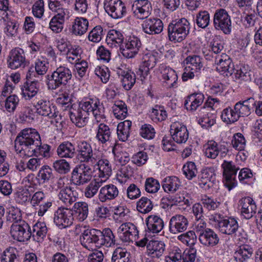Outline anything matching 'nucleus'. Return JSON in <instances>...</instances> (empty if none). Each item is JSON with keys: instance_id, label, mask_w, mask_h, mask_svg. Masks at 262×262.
<instances>
[{"instance_id": "obj_1", "label": "nucleus", "mask_w": 262, "mask_h": 262, "mask_svg": "<svg viewBox=\"0 0 262 262\" xmlns=\"http://www.w3.org/2000/svg\"><path fill=\"white\" fill-rule=\"evenodd\" d=\"M15 148L20 156L33 155L48 158L51 156V146L41 143L40 135L33 128L24 129L15 140Z\"/></svg>"}, {"instance_id": "obj_2", "label": "nucleus", "mask_w": 262, "mask_h": 262, "mask_svg": "<svg viewBox=\"0 0 262 262\" xmlns=\"http://www.w3.org/2000/svg\"><path fill=\"white\" fill-rule=\"evenodd\" d=\"M71 71L67 67L60 66L51 75H47L46 84L50 90H55L61 86H65L71 79Z\"/></svg>"}, {"instance_id": "obj_3", "label": "nucleus", "mask_w": 262, "mask_h": 262, "mask_svg": "<svg viewBox=\"0 0 262 262\" xmlns=\"http://www.w3.org/2000/svg\"><path fill=\"white\" fill-rule=\"evenodd\" d=\"M190 24L185 18L172 20L168 26V36L171 41L181 42L188 35L190 31Z\"/></svg>"}, {"instance_id": "obj_4", "label": "nucleus", "mask_w": 262, "mask_h": 262, "mask_svg": "<svg viewBox=\"0 0 262 262\" xmlns=\"http://www.w3.org/2000/svg\"><path fill=\"white\" fill-rule=\"evenodd\" d=\"M185 68L182 78L185 81L198 76L203 67L202 58L198 55L188 56L184 61Z\"/></svg>"}, {"instance_id": "obj_5", "label": "nucleus", "mask_w": 262, "mask_h": 262, "mask_svg": "<svg viewBox=\"0 0 262 262\" xmlns=\"http://www.w3.org/2000/svg\"><path fill=\"white\" fill-rule=\"evenodd\" d=\"M101 237L100 230L96 229L85 230L80 237L81 245L89 250H95L100 248Z\"/></svg>"}, {"instance_id": "obj_6", "label": "nucleus", "mask_w": 262, "mask_h": 262, "mask_svg": "<svg viewBox=\"0 0 262 262\" xmlns=\"http://www.w3.org/2000/svg\"><path fill=\"white\" fill-rule=\"evenodd\" d=\"M213 25L216 30L222 31L225 34L231 32L232 25L230 16L224 9L216 10L213 16Z\"/></svg>"}, {"instance_id": "obj_7", "label": "nucleus", "mask_w": 262, "mask_h": 262, "mask_svg": "<svg viewBox=\"0 0 262 262\" xmlns=\"http://www.w3.org/2000/svg\"><path fill=\"white\" fill-rule=\"evenodd\" d=\"M10 233L13 239L19 242L28 241L32 236L31 227L25 221L13 223L11 226Z\"/></svg>"}, {"instance_id": "obj_8", "label": "nucleus", "mask_w": 262, "mask_h": 262, "mask_svg": "<svg viewBox=\"0 0 262 262\" xmlns=\"http://www.w3.org/2000/svg\"><path fill=\"white\" fill-rule=\"evenodd\" d=\"M76 158L81 162L95 163L98 160L91 145L86 141H81L77 143Z\"/></svg>"}, {"instance_id": "obj_9", "label": "nucleus", "mask_w": 262, "mask_h": 262, "mask_svg": "<svg viewBox=\"0 0 262 262\" xmlns=\"http://www.w3.org/2000/svg\"><path fill=\"white\" fill-rule=\"evenodd\" d=\"M92 168L85 164L76 166L72 173V180L76 185H83L89 182L92 176Z\"/></svg>"}, {"instance_id": "obj_10", "label": "nucleus", "mask_w": 262, "mask_h": 262, "mask_svg": "<svg viewBox=\"0 0 262 262\" xmlns=\"http://www.w3.org/2000/svg\"><path fill=\"white\" fill-rule=\"evenodd\" d=\"M222 167L225 179V185L230 190L236 185L235 177L239 168L232 161L226 160L224 161Z\"/></svg>"}, {"instance_id": "obj_11", "label": "nucleus", "mask_w": 262, "mask_h": 262, "mask_svg": "<svg viewBox=\"0 0 262 262\" xmlns=\"http://www.w3.org/2000/svg\"><path fill=\"white\" fill-rule=\"evenodd\" d=\"M132 11L137 19L146 18L152 11L151 3L148 0H135L132 6Z\"/></svg>"}, {"instance_id": "obj_12", "label": "nucleus", "mask_w": 262, "mask_h": 262, "mask_svg": "<svg viewBox=\"0 0 262 262\" xmlns=\"http://www.w3.org/2000/svg\"><path fill=\"white\" fill-rule=\"evenodd\" d=\"M73 211L67 208L60 207L54 213V222L59 227L66 228L73 224Z\"/></svg>"}, {"instance_id": "obj_13", "label": "nucleus", "mask_w": 262, "mask_h": 262, "mask_svg": "<svg viewBox=\"0 0 262 262\" xmlns=\"http://www.w3.org/2000/svg\"><path fill=\"white\" fill-rule=\"evenodd\" d=\"M8 66L11 69L24 68L27 64L24 52L20 48L12 50L7 59Z\"/></svg>"}, {"instance_id": "obj_14", "label": "nucleus", "mask_w": 262, "mask_h": 262, "mask_svg": "<svg viewBox=\"0 0 262 262\" xmlns=\"http://www.w3.org/2000/svg\"><path fill=\"white\" fill-rule=\"evenodd\" d=\"M107 14L114 19L122 18L126 12L124 4L121 0H108L104 4Z\"/></svg>"}, {"instance_id": "obj_15", "label": "nucleus", "mask_w": 262, "mask_h": 262, "mask_svg": "<svg viewBox=\"0 0 262 262\" xmlns=\"http://www.w3.org/2000/svg\"><path fill=\"white\" fill-rule=\"evenodd\" d=\"M84 104L85 102H81L77 108L72 106L69 112L71 120L78 127L84 126L88 120V112L83 108Z\"/></svg>"}, {"instance_id": "obj_16", "label": "nucleus", "mask_w": 262, "mask_h": 262, "mask_svg": "<svg viewBox=\"0 0 262 262\" xmlns=\"http://www.w3.org/2000/svg\"><path fill=\"white\" fill-rule=\"evenodd\" d=\"M120 238L124 242L135 241L138 237V231L135 225L131 223L122 224L118 228Z\"/></svg>"}, {"instance_id": "obj_17", "label": "nucleus", "mask_w": 262, "mask_h": 262, "mask_svg": "<svg viewBox=\"0 0 262 262\" xmlns=\"http://www.w3.org/2000/svg\"><path fill=\"white\" fill-rule=\"evenodd\" d=\"M141 47V42L138 38L130 37L120 48L121 53L124 57L132 58L138 54Z\"/></svg>"}, {"instance_id": "obj_18", "label": "nucleus", "mask_w": 262, "mask_h": 262, "mask_svg": "<svg viewBox=\"0 0 262 262\" xmlns=\"http://www.w3.org/2000/svg\"><path fill=\"white\" fill-rule=\"evenodd\" d=\"M170 132L173 140L177 143H185L188 139L189 133L186 127L180 122H173L170 126Z\"/></svg>"}, {"instance_id": "obj_19", "label": "nucleus", "mask_w": 262, "mask_h": 262, "mask_svg": "<svg viewBox=\"0 0 262 262\" xmlns=\"http://www.w3.org/2000/svg\"><path fill=\"white\" fill-rule=\"evenodd\" d=\"M85 102L83 108L87 111L88 115L92 113L97 122H101L105 118L104 107L98 100H90Z\"/></svg>"}, {"instance_id": "obj_20", "label": "nucleus", "mask_w": 262, "mask_h": 262, "mask_svg": "<svg viewBox=\"0 0 262 262\" xmlns=\"http://www.w3.org/2000/svg\"><path fill=\"white\" fill-rule=\"evenodd\" d=\"M188 221L184 215L177 214L172 216L169 222V231L173 234H178L186 230Z\"/></svg>"}, {"instance_id": "obj_21", "label": "nucleus", "mask_w": 262, "mask_h": 262, "mask_svg": "<svg viewBox=\"0 0 262 262\" xmlns=\"http://www.w3.org/2000/svg\"><path fill=\"white\" fill-rule=\"evenodd\" d=\"M34 106L37 113L40 115L48 116L49 118H54L57 116L56 109L54 106H51L49 101L45 99H38L34 103Z\"/></svg>"}, {"instance_id": "obj_22", "label": "nucleus", "mask_w": 262, "mask_h": 262, "mask_svg": "<svg viewBox=\"0 0 262 262\" xmlns=\"http://www.w3.org/2000/svg\"><path fill=\"white\" fill-rule=\"evenodd\" d=\"M217 226L221 232L228 235L235 234L238 229L237 221L232 217L219 221L217 223Z\"/></svg>"}, {"instance_id": "obj_23", "label": "nucleus", "mask_w": 262, "mask_h": 262, "mask_svg": "<svg viewBox=\"0 0 262 262\" xmlns=\"http://www.w3.org/2000/svg\"><path fill=\"white\" fill-rule=\"evenodd\" d=\"M119 194L118 188L113 184H108L102 187L98 194V199L102 203L107 202L115 199Z\"/></svg>"}, {"instance_id": "obj_24", "label": "nucleus", "mask_w": 262, "mask_h": 262, "mask_svg": "<svg viewBox=\"0 0 262 262\" xmlns=\"http://www.w3.org/2000/svg\"><path fill=\"white\" fill-rule=\"evenodd\" d=\"M142 28L144 32L146 34H159L163 30V24L159 18H149L144 21Z\"/></svg>"}, {"instance_id": "obj_25", "label": "nucleus", "mask_w": 262, "mask_h": 262, "mask_svg": "<svg viewBox=\"0 0 262 262\" xmlns=\"http://www.w3.org/2000/svg\"><path fill=\"white\" fill-rule=\"evenodd\" d=\"M147 254L152 258H159L162 256L165 249L164 242L159 241H150L147 244Z\"/></svg>"}, {"instance_id": "obj_26", "label": "nucleus", "mask_w": 262, "mask_h": 262, "mask_svg": "<svg viewBox=\"0 0 262 262\" xmlns=\"http://www.w3.org/2000/svg\"><path fill=\"white\" fill-rule=\"evenodd\" d=\"M217 62L216 70L222 74H232L233 71V65L230 58L226 54H222L216 58Z\"/></svg>"}, {"instance_id": "obj_27", "label": "nucleus", "mask_w": 262, "mask_h": 262, "mask_svg": "<svg viewBox=\"0 0 262 262\" xmlns=\"http://www.w3.org/2000/svg\"><path fill=\"white\" fill-rule=\"evenodd\" d=\"M199 240L201 244L206 247H214L219 242L217 234L212 229H208L199 235Z\"/></svg>"}, {"instance_id": "obj_28", "label": "nucleus", "mask_w": 262, "mask_h": 262, "mask_svg": "<svg viewBox=\"0 0 262 262\" xmlns=\"http://www.w3.org/2000/svg\"><path fill=\"white\" fill-rule=\"evenodd\" d=\"M204 100V96L202 93H194L187 97L184 105L187 110L194 111L202 104Z\"/></svg>"}, {"instance_id": "obj_29", "label": "nucleus", "mask_w": 262, "mask_h": 262, "mask_svg": "<svg viewBox=\"0 0 262 262\" xmlns=\"http://www.w3.org/2000/svg\"><path fill=\"white\" fill-rule=\"evenodd\" d=\"M242 214L246 219L251 218L256 212V206L253 199L250 197L241 200Z\"/></svg>"}, {"instance_id": "obj_30", "label": "nucleus", "mask_w": 262, "mask_h": 262, "mask_svg": "<svg viewBox=\"0 0 262 262\" xmlns=\"http://www.w3.org/2000/svg\"><path fill=\"white\" fill-rule=\"evenodd\" d=\"M255 103L253 98H250L243 101H239L234 105V110L237 113V116L239 118L241 117L248 116L250 114L251 105Z\"/></svg>"}, {"instance_id": "obj_31", "label": "nucleus", "mask_w": 262, "mask_h": 262, "mask_svg": "<svg viewBox=\"0 0 262 262\" xmlns=\"http://www.w3.org/2000/svg\"><path fill=\"white\" fill-rule=\"evenodd\" d=\"M148 230L153 233H159L164 228L163 220L157 215H150L146 219Z\"/></svg>"}, {"instance_id": "obj_32", "label": "nucleus", "mask_w": 262, "mask_h": 262, "mask_svg": "<svg viewBox=\"0 0 262 262\" xmlns=\"http://www.w3.org/2000/svg\"><path fill=\"white\" fill-rule=\"evenodd\" d=\"M58 155L61 158H73L76 155L75 146L70 142H64L57 148Z\"/></svg>"}, {"instance_id": "obj_33", "label": "nucleus", "mask_w": 262, "mask_h": 262, "mask_svg": "<svg viewBox=\"0 0 262 262\" xmlns=\"http://www.w3.org/2000/svg\"><path fill=\"white\" fill-rule=\"evenodd\" d=\"M58 197L59 200L67 206L71 205L76 201V198L71 188L68 186L60 190Z\"/></svg>"}, {"instance_id": "obj_34", "label": "nucleus", "mask_w": 262, "mask_h": 262, "mask_svg": "<svg viewBox=\"0 0 262 262\" xmlns=\"http://www.w3.org/2000/svg\"><path fill=\"white\" fill-rule=\"evenodd\" d=\"M97 165L99 169V177L102 182L105 181L112 174V168L109 161L106 159H101L97 161Z\"/></svg>"}, {"instance_id": "obj_35", "label": "nucleus", "mask_w": 262, "mask_h": 262, "mask_svg": "<svg viewBox=\"0 0 262 262\" xmlns=\"http://www.w3.org/2000/svg\"><path fill=\"white\" fill-rule=\"evenodd\" d=\"M181 186V182L176 177H168L165 178L162 184V187L166 192L174 193L178 190Z\"/></svg>"}, {"instance_id": "obj_36", "label": "nucleus", "mask_w": 262, "mask_h": 262, "mask_svg": "<svg viewBox=\"0 0 262 262\" xmlns=\"http://www.w3.org/2000/svg\"><path fill=\"white\" fill-rule=\"evenodd\" d=\"M75 213L77 220L80 222L85 220L88 215V205L85 202H79L74 204L72 210Z\"/></svg>"}, {"instance_id": "obj_37", "label": "nucleus", "mask_w": 262, "mask_h": 262, "mask_svg": "<svg viewBox=\"0 0 262 262\" xmlns=\"http://www.w3.org/2000/svg\"><path fill=\"white\" fill-rule=\"evenodd\" d=\"M89 22L86 18L77 17L72 28V33L76 35L81 36L88 30Z\"/></svg>"}, {"instance_id": "obj_38", "label": "nucleus", "mask_w": 262, "mask_h": 262, "mask_svg": "<svg viewBox=\"0 0 262 262\" xmlns=\"http://www.w3.org/2000/svg\"><path fill=\"white\" fill-rule=\"evenodd\" d=\"M253 252L252 248L247 245L241 247L234 253V259L236 262H249Z\"/></svg>"}, {"instance_id": "obj_39", "label": "nucleus", "mask_w": 262, "mask_h": 262, "mask_svg": "<svg viewBox=\"0 0 262 262\" xmlns=\"http://www.w3.org/2000/svg\"><path fill=\"white\" fill-rule=\"evenodd\" d=\"M96 138L102 144L111 141L112 132L108 126L104 123H100L98 127Z\"/></svg>"}, {"instance_id": "obj_40", "label": "nucleus", "mask_w": 262, "mask_h": 262, "mask_svg": "<svg viewBox=\"0 0 262 262\" xmlns=\"http://www.w3.org/2000/svg\"><path fill=\"white\" fill-rule=\"evenodd\" d=\"M123 35L120 31L112 30L108 32L106 41L112 48L120 46L123 42Z\"/></svg>"}, {"instance_id": "obj_41", "label": "nucleus", "mask_w": 262, "mask_h": 262, "mask_svg": "<svg viewBox=\"0 0 262 262\" xmlns=\"http://www.w3.org/2000/svg\"><path fill=\"white\" fill-rule=\"evenodd\" d=\"M21 90L22 94L26 99H31L35 96H38V83L34 81H31L30 83L26 82Z\"/></svg>"}, {"instance_id": "obj_42", "label": "nucleus", "mask_w": 262, "mask_h": 262, "mask_svg": "<svg viewBox=\"0 0 262 262\" xmlns=\"http://www.w3.org/2000/svg\"><path fill=\"white\" fill-rule=\"evenodd\" d=\"M101 237L100 247L102 246H105L107 247H111L115 244V238L112 231L108 228L104 229L102 231H100Z\"/></svg>"}, {"instance_id": "obj_43", "label": "nucleus", "mask_w": 262, "mask_h": 262, "mask_svg": "<svg viewBox=\"0 0 262 262\" xmlns=\"http://www.w3.org/2000/svg\"><path fill=\"white\" fill-rule=\"evenodd\" d=\"M69 17L61 15L54 16L49 23V28L55 33H60L63 29V25Z\"/></svg>"}, {"instance_id": "obj_44", "label": "nucleus", "mask_w": 262, "mask_h": 262, "mask_svg": "<svg viewBox=\"0 0 262 262\" xmlns=\"http://www.w3.org/2000/svg\"><path fill=\"white\" fill-rule=\"evenodd\" d=\"M252 71L248 65L241 64L236 70L235 78L241 81L250 82L252 80Z\"/></svg>"}, {"instance_id": "obj_45", "label": "nucleus", "mask_w": 262, "mask_h": 262, "mask_svg": "<svg viewBox=\"0 0 262 262\" xmlns=\"http://www.w3.org/2000/svg\"><path fill=\"white\" fill-rule=\"evenodd\" d=\"M132 122L129 120H125L120 123L117 126V136L119 140L125 141L129 136Z\"/></svg>"}, {"instance_id": "obj_46", "label": "nucleus", "mask_w": 262, "mask_h": 262, "mask_svg": "<svg viewBox=\"0 0 262 262\" xmlns=\"http://www.w3.org/2000/svg\"><path fill=\"white\" fill-rule=\"evenodd\" d=\"M111 262H130V253L125 248L118 247L113 253Z\"/></svg>"}, {"instance_id": "obj_47", "label": "nucleus", "mask_w": 262, "mask_h": 262, "mask_svg": "<svg viewBox=\"0 0 262 262\" xmlns=\"http://www.w3.org/2000/svg\"><path fill=\"white\" fill-rule=\"evenodd\" d=\"M48 5L49 9L55 12L54 16L61 15L69 17V11L63 7L59 0H49Z\"/></svg>"}, {"instance_id": "obj_48", "label": "nucleus", "mask_w": 262, "mask_h": 262, "mask_svg": "<svg viewBox=\"0 0 262 262\" xmlns=\"http://www.w3.org/2000/svg\"><path fill=\"white\" fill-rule=\"evenodd\" d=\"M47 233L46 225L43 222H37L33 227L32 236L34 239L39 242L42 239Z\"/></svg>"}, {"instance_id": "obj_49", "label": "nucleus", "mask_w": 262, "mask_h": 262, "mask_svg": "<svg viewBox=\"0 0 262 262\" xmlns=\"http://www.w3.org/2000/svg\"><path fill=\"white\" fill-rule=\"evenodd\" d=\"M162 78L169 87H173L178 80L176 72L170 68H165L162 70Z\"/></svg>"}, {"instance_id": "obj_50", "label": "nucleus", "mask_w": 262, "mask_h": 262, "mask_svg": "<svg viewBox=\"0 0 262 262\" xmlns=\"http://www.w3.org/2000/svg\"><path fill=\"white\" fill-rule=\"evenodd\" d=\"M121 82L123 88L126 90H130L136 82V76L134 73L129 72H121Z\"/></svg>"}, {"instance_id": "obj_51", "label": "nucleus", "mask_w": 262, "mask_h": 262, "mask_svg": "<svg viewBox=\"0 0 262 262\" xmlns=\"http://www.w3.org/2000/svg\"><path fill=\"white\" fill-rule=\"evenodd\" d=\"M244 17L243 19L244 25L246 28H251L255 26L258 17L255 13L254 9L251 8V10H246L243 11Z\"/></svg>"}, {"instance_id": "obj_52", "label": "nucleus", "mask_w": 262, "mask_h": 262, "mask_svg": "<svg viewBox=\"0 0 262 262\" xmlns=\"http://www.w3.org/2000/svg\"><path fill=\"white\" fill-rule=\"evenodd\" d=\"M154 204L151 200L147 197H142L137 202V210L140 213L146 214L150 212L153 209Z\"/></svg>"}, {"instance_id": "obj_53", "label": "nucleus", "mask_w": 262, "mask_h": 262, "mask_svg": "<svg viewBox=\"0 0 262 262\" xmlns=\"http://www.w3.org/2000/svg\"><path fill=\"white\" fill-rule=\"evenodd\" d=\"M113 112L117 118L124 119L127 115L126 105L122 101H116L113 107Z\"/></svg>"}, {"instance_id": "obj_54", "label": "nucleus", "mask_w": 262, "mask_h": 262, "mask_svg": "<svg viewBox=\"0 0 262 262\" xmlns=\"http://www.w3.org/2000/svg\"><path fill=\"white\" fill-rule=\"evenodd\" d=\"M103 182L99 179H95L86 187L84 195L86 198L93 197L98 192V189L101 187Z\"/></svg>"}, {"instance_id": "obj_55", "label": "nucleus", "mask_w": 262, "mask_h": 262, "mask_svg": "<svg viewBox=\"0 0 262 262\" xmlns=\"http://www.w3.org/2000/svg\"><path fill=\"white\" fill-rule=\"evenodd\" d=\"M222 120L227 123H232L236 122L239 118L237 113L234 108L227 107L223 110L221 115Z\"/></svg>"}, {"instance_id": "obj_56", "label": "nucleus", "mask_w": 262, "mask_h": 262, "mask_svg": "<svg viewBox=\"0 0 262 262\" xmlns=\"http://www.w3.org/2000/svg\"><path fill=\"white\" fill-rule=\"evenodd\" d=\"M210 20V14L207 11H201L196 14L195 22L200 28L205 29L207 27Z\"/></svg>"}, {"instance_id": "obj_57", "label": "nucleus", "mask_w": 262, "mask_h": 262, "mask_svg": "<svg viewBox=\"0 0 262 262\" xmlns=\"http://www.w3.org/2000/svg\"><path fill=\"white\" fill-rule=\"evenodd\" d=\"M178 238L183 243L186 244L190 248L193 247L197 239V236L193 231H189L186 233L182 234L178 236Z\"/></svg>"}, {"instance_id": "obj_58", "label": "nucleus", "mask_w": 262, "mask_h": 262, "mask_svg": "<svg viewBox=\"0 0 262 262\" xmlns=\"http://www.w3.org/2000/svg\"><path fill=\"white\" fill-rule=\"evenodd\" d=\"M37 177L43 183L48 182L54 178L52 169L48 165L43 166L40 169Z\"/></svg>"}, {"instance_id": "obj_59", "label": "nucleus", "mask_w": 262, "mask_h": 262, "mask_svg": "<svg viewBox=\"0 0 262 262\" xmlns=\"http://www.w3.org/2000/svg\"><path fill=\"white\" fill-rule=\"evenodd\" d=\"M204 154L208 158L215 159L219 155V148L217 143L215 141L209 142L205 150Z\"/></svg>"}, {"instance_id": "obj_60", "label": "nucleus", "mask_w": 262, "mask_h": 262, "mask_svg": "<svg viewBox=\"0 0 262 262\" xmlns=\"http://www.w3.org/2000/svg\"><path fill=\"white\" fill-rule=\"evenodd\" d=\"M81 49L79 47H75L68 49L67 58L69 62L73 64L81 60Z\"/></svg>"}, {"instance_id": "obj_61", "label": "nucleus", "mask_w": 262, "mask_h": 262, "mask_svg": "<svg viewBox=\"0 0 262 262\" xmlns=\"http://www.w3.org/2000/svg\"><path fill=\"white\" fill-rule=\"evenodd\" d=\"M231 143L233 147L237 150H244L246 147V140L241 133L234 135Z\"/></svg>"}, {"instance_id": "obj_62", "label": "nucleus", "mask_w": 262, "mask_h": 262, "mask_svg": "<svg viewBox=\"0 0 262 262\" xmlns=\"http://www.w3.org/2000/svg\"><path fill=\"white\" fill-rule=\"evenodd\" d=\"M144 187L148 193H155L159 190L160 185L157 180L151 177L146 179Z\"/></svg>"}, {"instance_id": "obj_63", "label": "nucleus", "mask_w": 262, "mask_h": 262, "mask_svg": "<svg viewBox=\"0 0 262 262\" xmlns=\"http://www.w3.org/2000/svg\"><path fill=\"white\" fill-rule=\"evenodd\" d=\"M7 221L13 223H19L21 220V213L19 209L11 207L7 215Z\"/></svg>"}, {"instance_id": "obj_64", "label": "nucleus", "mask_w": 262, "mask_h": 262, "mask_svg": "<svg viewBox=\"0 0 262 262\" xmlns=\"http://www.w3.org/2000/svg\"><path fill=\"white\" fill-rule=\"evenodd\" d=\"M183 252L178 247H174L166 257V262H182Z\"/></svg>"}]
</instances>
